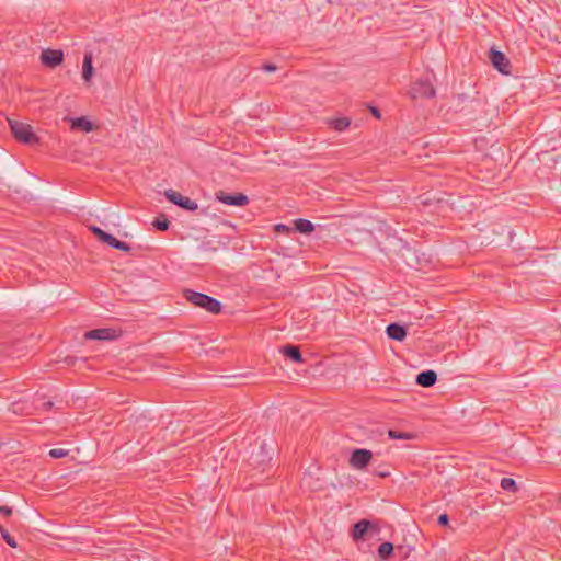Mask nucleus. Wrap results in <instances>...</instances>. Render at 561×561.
Returning a JSON list of instances; mask_svg holds the SVG:
<instances>
[{"instance_id":"f257e3e1","label":"nucleus","mask_w":561,"mask_h":561,"mask_svg":"<svg viewBox=\"0 0 561 561\" xmlns=\"http://www.w3.org/2000/svg\"><path fill=\"white\" fill-rule=\"evenodd\" d=\"M183 297L195 307L202 308L213 314H218L221 312V302L211 296L195 291L193 289H184Z\"/></svg>"},{"instance_id":"f03ea898","label":"nucleus","mask_w":561,"mask_h":561,"mask_svg":"<svg viewBox=\"0 0 561 561\" xmlns=\"http://www.w3.org/2000/svg\"><path fill=\"white\" fill-rule=\"evenodd\" d=\"M9 126L14 138L26 145H35L39 142V138L33 131L30 124L20 122L18 119H8Z\"/></svg>"},{"instance_id":"7ed1b4c3","label":"nucleus","mask_w":561,"mask_h":561,"mask_svg":"<svg viewBox=\"0 0 561 561\" xmlns=\"http://www.w3.org/2000/svg\"><path fill=\"white\" fill-rule=\"evenodd\" d=\"M435 94L436 90L427 78L416 80L409 91V95L412 100L432 99Z\"/></svg>"},{"instance_id":"20e7f679","label":"nucleus","mask_w":561,"mask_h":561,"mask_svg":"<svg viewBox=\"0 0 561 561\" xmlns=\"http://www.w3.org/2000/svg\"><path fill=\"white\" fill-rule=\"evenodd\" d=\"M272 457L266 449V443H261L257 447V450H253L249 458L250 466L256 469H261V471L265 470V466L270 463Z\"/></svg>"},{"instance_id":"39448f33","label":"nucleus","mask_w":561,"mask_h":561,"mask_svg":"<svg viewBox=\"0 0 561 561\" xmlns=\"http://www.w3.org/2000/svg\"><path fill=\"white\" fill-rule=\"evenodd\" d=\"M164 196L169 202L181 207L182 209L194 211L198 208V205L195 201L191 199L190 197L183 196L182 194L174 190H167L164 192Z\"/></svg>"},{"instance_id":"423d86ee","label":"nucleus","mask_w":561,"mask_h":561,"mask_svg":"<svg viewBox=\"0 0 561 561\" xmlns=\"http://www.w3.org/2000/svg\"><path fill=\"white\" fill-rule=\"evenodd\" d=\"M373 459V453L365 448L354 449L350 457V466L356 470L365 469Z\"/></svg>"},{"instance_id":"0eeeda50","label":"nucleus","mask_w":561,"mask_h":561,"mask_svg":"<svg viewBox=\"0 0 561 561\" xmlns=\"http://www.w3.org/2000/svg\"><path fill=\"white\" fill-rule=\"evenodd\" d=\"M489 59H490V62L492 64V66L501 73H503V75L511 73L512 65L504 53H502L495 48H491L489 51Z\"/></svg>"},{"instance_id":"6e6552de","label":"nucleus","mask_w":561,"mask_h":561,"mask_svg":"<svg viewBox=\"0 0 561 561\" xmlns=\"http://www.w3.org/2000/svg\"><path fill=\"white\" fill-rule=\"evenodd\" d=\"M216 199L225 205L238 207L247 206L250 202L249 197L243 193L229 194L224 191H218L216 193Z\"/></svg>"},{"instance_id":"1a4fd4ad","label":"nucleus","mask_w":561,"mask_h":561,"mask_svg":"<svg viewBox=\"0 0 561 561\" xmlns=\"http://www.w3.org/2000/svg\"><path fill=\"white\" fill-rule=\"evenodd\" d=\"M41 61L46 67L55 68L62 64L64 53L59 49H44L41 54Z\"/></svg>"},{"instance_id":"9d476101","label":"nucleus","mask_w":561,"mask_h":561,"mask_svg":"<svg viewBox=\"0 0 561 561\" xmlns=\"http://www.w3.org/2000/svg\"><path fill=\"white\" fill-rule=\"evenodd\" d=\"M84 336L88 340L112 341L115 340L118 336V334L115 329L102 328L90 330L85 333Z\"/></svg>"},{"instance_id":"9b49d317","label":"nucleus","mask_w":561,"mask_h":561,"mask_svg":"<svg viewBox=\"0 0 561 561\" xmlns=\"http://www.w3.org/2000/svg\"><path fill=\"white\" fill-rule=\"evenodd\" d=\"M386 333L389 339L401 342L405 339L408 331L404 325L393 322L387 325Z\"/></svg>"},{"instance_id":"f8f14e48","label":"nucleus","mask_w":561,"mask_h":561,"mask_svg":"<svg viewBox=\"0 0 561 561\" xmlns=\"http://www.w3.org/2000/svg\"><path fill=\"white\" fill-rule=\"evenodd\" d=\"M436 380L437 374L432 369L421 371L420 374L416 375L415 379L416 383L424 388H430L434 386Z\"/></svg>"},{"instance_id":"ddd939ff","label":"nucleus","mask_w":561,"mask_h":561,"mask_svg":"<svg viewBox=\"0 0 561 561\" xmlns=\"http://www.w3.org/2000/svg\"><path fill=\"white\" fill-rule=\"evenodd\" d=\"M89 230L98 238L99 241L106 243L114 249L117 239L111 233L105 232L98 226H90Z\"/></svg>"},{"instance_id":"4468645a","label":"nucleus","mask_w":561,"mask_h":561,"mask_svg":"<svg viewBox=\"0 0 561 561\" xmlns=\"http://www.w3.org/2000/svg\"><path fill=\"white\" fill-rule=\"evenodd\" d=\"M279 352L294 363H302V355L300 348L293 344H286L279 348Z\"/></svg>"},{"instance_id":"2eb2a0df","label":"nucleus","mask_w":561,"mask_h":561,"mask_svg":"<svg viewBox=\"0 0 561 561\" xmlns=\"http://www.w3.org/2000/svg\"><path fill=\"white\" fill-rule=\"evenodd\" d=\"M373 527V524L368 519H360L353 525L352 536L354 540L364 539L365 535Z\"/></svg>"},{"instance_id":"dca6fc26","label":"nucleus","mask_w":561,"mask_h":561,"mask_svg":"<svg viewBox=\"0 0 561 561\" xmlns=\"http://www.w3.org/2000/svg\"><path fill=\"white\" fill-rule=\"evenodd\" d=\"M220 248V241L215 239H204L197 245V251L201 253H215Z\"/></svg>"},{"instance_id":"f3484780","label":"nucleus","mask_w":561,"mask_h":561,"mask_svg":"<svg viewBox=\"0 0 561 561\" xmlns=\"http://www.w3.org/2000/svg\"><path fill=\"white\" fill-rule=\"evenodd\" d=\"M71 129H80L83 131H92L94 129L93 123L84 116L71 119Z\"/></svg>"},{"instance_id":"a211bd4d","label":"nucleus","mask_w":561,"mask_h":561,"mask_svg":"<svg viewBox=\"0 0 561 561\" xmlns=\"http://www.w3.org/2000/svg\"><path fill=\"white\" fill-rule=\"evenodd\" d=\"M294 231L310 234L314 231V225L308 219L299 218L294 221Z\"/></svg>"},{"instance_id":"6ab92c4d","label":"nucleus","mask_w":561,"mask_h":561,"mask_svg":"<svg viewBox=\"0 0 561 561\" xmlns=\"http://www.w3.org/2000/svg\"><path fill=\"white\" fill-rule=\"evenodd\" d=\"M93 76L92 55L87 53L83 57L82 77L85 81H90Z\"/></svg>"},{"instance_id":"aec40b11","label":"nucleus","mask_w":561,"mask_h":561,"mask_svg":"<svg viewBox=\"0 0 561 561\" xmlns=\"http://www.w3.org/2000/svg\"><path fill=\"white\" fill-rule=\"evenodd\" d=\"M388 436L391 439H407V440H411V439H415L416 438V434H414L412 432H400V431H396V430H389L388 431Z\"/></svg>"},{"instance_id":"412c9836","label":"nucleus","mask_w":561,"mask_h":561,"mask_svg":"<svg viewBox=\"0 0 561 561\" xmlns=\"http://www.w3.org/2000/svg\"><path fill=\"white\" fill-rule=\"evenodd\" d=\"M350 124H351V121L347 117H340V118L332 119L330 122L331 127L337 131L345 130L350 126Z\"/></svg>"},{"instance_id":"4be33fe9","label":"nucleus","mask_w":561,"mask_h":561,"mask_svg":"<svg viewBox=\"0 0 561 561\" xmlns=\"http://www.w3.org/2000/svg\"><path fill=\"white\" fill-rule=\"evenodd\" d=\"M393 545L391 542H382L378 547V554L382 560L388 559L393 553Z\"/></svg>"},{"instance_id":"5701e85b","label":"nucleus","mask_w":561,"mask_h":561,"mask_svg":"<svg viewBox=\"0 0 561 561\" xmlns=\"http://www.w3.org/2000/svg\"><path fill=\"white\" fill-rule=\"evenodd\" d=\"M501 488L505 491H508V492H512V493H516L518 491V486H517V483L514 479L512 478H503L501 480Z\"/></svg>"},{"instance_id":"b1692460","label":"nucleus","mask_w":561,"mask_h":561,"mask_svg":"<svg viewBox=\"0 0 561 561\" xmlns=\"http://www.w3.org/2000/svg\"><path fill=\"white\" fill-rule=\"evenodd\" d=\"M153 227L159 230V231H165L169 229L170 227V221L168 218L165 217H159V218H156L154 221L152 222Z\"/></svg>"},{"instance_id":"393cba45","label":"nucleus","mask_w":561,"mask_h":561,"mask_svg":"<svg viewBox=\"0 0 561 561\" xmlns=\"http://www.w3.org/2000/svg\"><path fill=\"white\" fill-rule=\"evenodd\" d=\"M0 534L2 536V539L12 548H16L18 547V543L15 541V539L9 534V531L7 530V528H4L3 526H0Z\"/></svg>"},{"instance_id":"a878e982","label":"nucleus","mask_w":561,"mask_h":561,"mask_svg":"<svg viewBox=\"0 0 561 561\" xmlns=\"http://www.w3.org/2000/svg\"><path fill=\"white\" fill-rule=\"evenodd\" d=\"M48 454L51 458L58 459V458L66 457L68 455V450L61 449V448H54V449H50Z\"/></svg>"},{"instance_id":"bb28decb","label":"nucleus","mask_w":561,"mask_h":561,"mask_svg":"<svg viewBox=\"0 0 561 561\" xmlns=\"http://www.w3.org/2000/svg\"><path fill=\"white\" fill-rule=\"evenodd\" d=\"M374 476L379 478H388L390 476V470L387 467H378L374 470Z\"/></svg>"},{"instance_id":"cd10ccee","label":"nucleus","mask_w":561,"mask_h":561,"mask_svg":"<svg viewBox=\"0 0 561 561\" xmlns=\"http://www.w3.org/2000/svg\"><path fill=\"white\" fill-rule=\"evenodd\" d=\"M37 401H43V402L41 403V405L36 404V409H42V410L48 411L54 407L53 401H50V400L44 401V397L38 398Z\"/></svg>"},{"instance_id":"c85d7f7f","label":"nucleus","mask_w":561,"mask_h":561,"mask_svg":"<svg viewBox=\"0 0 561 561\" xmlns=\"http://www.w3.org/2000/svg\"><path fill=\"white\" fill-rule=\"evenodd\" d=\"M114 249L121 250L123 252H130L131 247L128 243H126V242L117 240V242L115 243Z\"/></svg>"},{"instance_id":"c756f323","label":"nucleus","mask_w":561,"mask_h":561,"mask_svg":"<svg viewBox=\"0 0 561 561\" xmlns=\"http://www.w3.org/2000/svg\"><path fill=\"white\" fill-rule=\"evenodd\" d=\"M275 231L284 232V233H289V232L294 231V228H289L288 226H286L284 224H277L275 226Z\"/></svg>"},{"instance_id":"7c9ffc66","label":"nucleus","mask_w":561,"mask_h":561,"mask_svg":"<svg viewBox=\"0 0 561 561\" xmlns=\"http://www.w3.org/2000/svg\"><path fill=\"white\" fill-rule=\"evenodd\" d=\"M438 525L440 526H448L449 524V516L447 514H440L437 519Z\"/></svg>"},{"instance_id":"2f4dec72","label":"nucleus","mask_w":561,"mask_h":561,"mask_svg":"<svg viewBox=\"0 0 561 561\" xmlns=\"http://www.w3.org/2000/svg\"><path fill=\"white\" fill-rule=\"evenodd\" d=\"M261 69L266 71V72H273V71H275L277 69V67L274 64L266 62V64L262 65Z\"/></svg>"},{"instance_id":"473e14b6","label":"nucleus","mask_w":561,"mask_h":561,"mask_svg":"<svg viewBox=\"0 0 561 561\" xmlns=\"http://www.w3.org/2000/svg\"><path fill=\"white\" fill-rule=\"evenodd\" d=\"M12 512H13L12 508L9 506H0V514L4 515L7 517L11 516Z\"/></svg>"},{"instance_id":"72a5a7b5","label":"nucleus","mask_w":561,"mask_h":561,"mask_svg":"<svg viewBox=\"0 0 561 561\" xmlns=\"http://www.w3.org/2000/svg\"><path fill=\"white\" fill-rule=\"evenodd\" d=\"M370 112L375 117L380 118V111L377 107H370Z\"/></svg>"},{"instance_id":"f704fd0d","label":"nucleus","mask_w":561,"mask_h":561,"mask_svg":"<svg viewBox=\"0 0 561 561\" xmlns=\"http://www.w3.org/2000/svg\"><path fill=\"white\" fill-rule=\"evenodd\" d=\"M76 358L75 357H66L65 363L67 365H75Z\"/></svg>"},{"instance_id":"c9c22d12","label":"nucleus","mask_w":561,"mask_h":561,"mask_svg":"<svg viewBox=\"0 0 561 561\" xmlns=\"http://www.w3.org/2000/svg\"><path fill=\"white\" fill-rule=\"evenodd\" d=\"M465 99H466L465 95H458L457 96L458 104H460V101H465Z\"/></svg>"},{"instance_id":"e433bc0d","label":"nucleus","mask_w":561,"mask_h":561,"mask_svg":"<svg viewBox=\"0 0 561 561\" xmlns=\"http://www.w3.org/2000/svg\"><path fill=\"white\" fill-rule=\"evenodd\" d=\"M403 249H404L407 252H409V253L411 252V249H410L408 245H404V248H403Z\"/></svg>"}]
</instances>
